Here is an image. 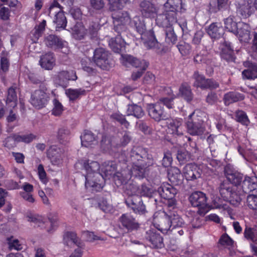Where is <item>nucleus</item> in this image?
Masks as SVG:
<instances>
[{"mask_svg": "<svg viewBox=\"0 0 257 257\" xmlns=\"http://www.w3.org/2000/svg\"><path fill=\"white\" fill-rule=\"evenodd\" d=\"M130 158L132 163V168L123 170L122 173H117L115 175V180H118L119 183L124 182L133 176L145 177L149 167L155 164L152 156L148 153L146 149L141 147H134L130 152Z\"/></svg>", "mask_w": 257, "mask_h": 257, "instance_id": "nucleus-1", "label": "nucleus"}, {"mask_svg": "<svg viewBox=\"0 0 257 257\" xmlns=\"http://www.w3.org/2000/svg\"><path fill=\"white\" fill-rule=\"evenodd\" d=\"M83 167L86 171L85 178V187L92 188V190L98 191L101 190L103 185L100 183L98 178H102V176L98 173L100 169L99 164L96 161H85L83 163Z\"/></svg>", "mask_w": 257, "mask_h": 257, "instance_id": "nucleus-2", "label": "nucleus"}, {"mask_svg": "<svg viewBox=\"0 0 257 257\" xmlns=\"http://www.w3.org/2000/svg\"><path fill=\"white\" fill-rule=\"evenodd\" d=\"M218 191L224 200L229 201L234 205H238L241 200L240 195L228 182H221L218 187Z\"/></svg>", "mask_w": 257, "mask_h": 257, "instance_id": "nucleus-3", "label": "nucleus"}, {"mask_svg": "<svg viewBox=\"0 0 257 257\" xmlns=\"http://www.w3.org/2000/svg\"><path fill=\"white\" fill-rule=\"evenodd\" d=\"M112 14L114 30L118 34L125 32L131 22V18L126 11H115Z\"/></svg>", "mask_w": 257, "mask_h": 257, "instance_id": "nucleus-4", "label": "nucleus"}, {"mask_svg": "<svg viewBox=\"0 0 257 257\" xmlns=\"http://www.w3.org/2000/svg\"><path fill=\"white\" fill-rule=\"evenodd\" d=\"M49 11V16H55L54 22L56 24V30L59 31L60 29H65L67 20L60 4L57 2H54L50 6Z\"/></svg>", "mask_w": 257, "mask_h": 257, "instance_id": "nucleus-5", "label": "nucleus"}, {"mask_svg": "<svg viewBox=\"0 0 257 257\" xmlns=\"http://www.w3.org/2000/svg\"><path fill=\"white\" fill-rule=\"evenodd\" d=\"M195 113H191L188 116V120L186 122L187 132L191 136H201L205 131V127L203 125V120H200L198 117L194 116Z\"/></svg>", "mask_w": 257, "mask_h": 257, "instance_id": "nucleus-6", "label": "nucleus"}, {"mask_svg": "<svg viewBox=\"0 0 257 257\" xmlns=\"http://www.w3.org/2000/svg\"><path fill=\"white\" fill-rule=\"evenodd\" d=\"M236 13L242 19H247L254 14V2L252 0H237Z\"/></svg>", "mask_w": 257, "mask_h": 257, "instance_id": "nucleus-7", "label": "nucleus"}, {"mask_svg": "<svg viewBox=\"0 0 257 257\" xmlns=\"http://www.w3.org/2000/svg\"><path fill=\"white\" fill-rule=\"evenodd\" d=\"M169 212H160L154 218V221L156 228L164 233H167L169 231H171Z\"/></svg>", "mask_w": 257, "mask_h": 257, "instance_id": "nucleus-8", "label": "nucleus"}, {"mask_svg": "<svg viewBox=\"0 0 257 257\" xmlns=\"http://www.w3.org/2000/svg\"><path fill=\"white\" fill-rule=\"evenodd\" d=\"M156 22L159 27L166 29L172 27L173 25L177 23L176 13L173 11L169 12V10L164 9L162 14L157 16Z\"/></svg>", "mask_w": 257, "mask_h": 257, "instance_id": "nucleus-9", "label": "nucleus"}, {"mask_svg": "<svg viewBox=\"0 0 257 257\" xmlns=\"http://www.w3.org/2000/svg\"><path fill=\"white\" fill-rule=\"evenodd\" d=\"M120 227L128 232L137 230L140 228V224L132 215L129 213L122 214L119 218Z\"/></svg>", "mask_w": 257, "mask_h": 257, "instance_id": "nucleus-10", "label": "nucleus"}, {"mask_svg": "<svg viewBox=\"0 0 257 257\" xmlns=\"http://www.w3.org/2000/svg\"><path fill=\"white\" fill-rule=\"evenodd\" d=\"M125 203L136 214H144L147 212L146 206L140 196L127 197L125 199Z\"/></svg>", "mask_w": 257, "mask_h": 257, "instance_id": "nucleus-11", "label": "nucleus"}, {"mask_svg": "<svg viewBox=\"0 0 257 257\" xmlns=\"http://www.w3.org/2000/svg\"><path fill=\"white\" fill-rule=\"evenodd\" d=\"M44 42L47 46L54 49H61L63 53L67 54L69 52L67 43L55 35H50L46 37Z\"/></svg>", "mask_w": 257, "mask_h": 257, "instance_id": "nucleus-12", "label": "nucleus"}, {"mask_svg": "<svg viewBox=\"0 0 257 257\" xmlns=\"http://www.w3.org/2000/svg\"><path fill=\"white\" fill-rule=\"evenodd\" d=\"M169 215L170 217L171 231H176V230H176L177 232L180 236L184 234L183 228H185L186 226L185 221L176 211H170Z\"/></svg>", "mask_w": 257, "mask_h": 257, "instance_id": "nucleus-13", "label": "nucleus"}, {"mask_svg": "<svg viewBox=\"0 0 257 257\" xmlns=\"http://www.w3.org/2000/svg\"><path fill=\"white\" fill-rule=\"evenodd\" d=\"M202 171L195 163H189L183 169V174L187 181H195L201 177Z\"/></svg>", "mask_w": 257, "mask_h": 257, "instance_id": "nucleus-14", "label": "nucleus"}, {"mask_svg": "<svg viewBox=\"0 0 257 257\" xmlns=\"http://www.w3.org/2000/svg\"><path fill=\"white\" fill-rule=\"evenodd\" d=\"M109 53L102 48L96 49L94 52L93 61L94 63L99 67L105 69L108 65Z\"/></svg>", "mask_w": 257, "mask_h": 257, "instance_id": "nucleus-15", "label": "nucleus"}, {"mask_svg": "<svg viewBox=\"0 0 257 257\" xmlns=\"http://www.w3.org/2000/svg\"><path fill=\"white\" fill-rule=\"evenodd\" d=\"M195 79L194 86L196 87H200L202 89H215L218 87V84L211 79H206L204 76L195 72L193 75Z\"/></svg>", "mask_w": 257, "mask_h": 257, "instance_id": "nucleus-16", "label": "nucleus"}, {"mask_svg": "<svg viewBox=\"0 0 257 257\" xmlns=\"http://www.w3.org/2000/svg\"><path fill=\"white\" fill-rule=\"evenodd\" d=\"M46 89H38L35 90L31 95V102L37 108H40L45 106L47 101L48 95Z\"/></svg>", "mask_w": 257, "mask_h": 257, "instance_id": "nucleus-17", "label": "nucleus"}, {"mask_svg": "<svg viewBox=\"0 0 257 257\" xmlns=\"http://www.w3.org/2000/svg\"><path fill=\"white\" fill-rule=\"evenodd\" d=\"M47 156L53 165H59L62 163L64 157V150L53 145L47 150Z\"/></svg>", "mask_w": 257, "mask_h": 257, "instance_id": "nucleus-18", "label": "nucleus"}, {"mask_svg": "<svg viewBox=\"0 0 257 257\" xmlns=\"http://www.w3.org/2000/svg\"><path fill=\"white\" fill-rule=\"evenodd\" d=\"M77 78L75 71H62L54 77V81L59 85L66 87L69 80H75Z\"/></svg>", "mask_w": 257, "mask_h": 257, "instance_id": "nucleus-19", "label": "nucleus"}, {"mask_svg": "<svg viewBox=\"0 0 257 257\" xmlns=\"http://www.w3.org/2000/svg\"><path fill=\"white\" fill-rule=\"evenodd\" d=\"M140 11L144 17L153 18L156 17L158 9L156 6L149 1H143L140 4Z\"/></svg>", "mask_w": 257, "mask_h": 257, "instance_id": "nucleus-20", "label": "nucleus"}, {"mask_svg": "<svg viewBox=\"0 0 257 257\" xmlns=\"http://www.w3.org/2000/svg\"><path fill=\"white\" fill-rule=\"evenodd\" d=\"M207 197L206 194L200 191L192 193L189 197V201L194 207L206 208L207 206Z\"/></svg>", "mask_w": 257, "mask_h": 257, "instance_id": "nucleus-21", "label": "nucleus"}, {"mask_svg": "<svg viewBox=\"0 0 257 257\" xmlns=\"http://www.w3.org/2000/svg\"><path fill=\"white\" fill-rule=\"evenodd\" d=\"M233 34L238 37L240 41L247 43L250 39V27L248 24L239 22L238 23L236 31L234 32Z\"/></svg>", "mask_w": 257, "mask_h": 257, "instance_id": "nucleus-22", "label": "nucleus"}, {"mask_svg": "<svg viewBox=\"0 0 257 257\" xmlns=\"http://www.w3.org/2000/svg\"><path fill=\"white\" fill-rule=\"evenodd\" d=\"M121 62L125 66H127L128 65H131L135 67L141 66L143 68V69L148 66V63L146 61L144 60H140L129 55L121 54Z\"/></svg>", "mask_w": 257, "mask_h": 257, "instance_id": "nucleus-23", "label": "nucleus"}, {"mask_svg": "<svg viewBox=\"0 0 257 257\" xmlns=\"http://www.w3.org/2000/svg\"><path fill=\"white\" fill-rule=\"evenodd\" d=\"M177 190L168 183H163L158 189L160 196L167 200L173 199L177 193Z\"/></svg>", "mask_w": 257, "mask_h": 257, "instance_id": "nucleus-24", "label": "nucleus"}, {"mask_svg": "<svg viewBox=\"0 0 257 257\" xmlns=\"http://www.w3.org/2000/svg\"><path fill=\"white\" fill-rule=\"evenodd\" d=\"M207 34L212 39H218L221 38L224 30L221 24L218 23H213L206 28Z\"/></svg>", "mask_w": 257, "mask_h": 257, "instance_id": "nucleus-25", "label": "nucleus"}, {"mask_svg": "<svg viewBox=\"0 0 257 257\" xmlns=\"http://www.w3.org/2000/svg\"><path fill=\"white\" fill-rule=\"evenodd\" d=\"M174 99V97L170 98H164L160 102L155 104H149L147 105V110L148 112H159L163 111V106L165 105L168 108L172 107V101Z\"/></svg>", "mask_w": 257, "mask_h": 257, "instance_id": "nucleus-26", "label": "nucleus"}, {"mask_svg": "<svg viewBox=\"0 0 257 257\" xmlns=\"http://www.w3.org/2000/svg\"><path fill=\"white\" fill-rule=\"evenodd\" d=\"M39 64L45 70H52L55 65V58L53 53H46L41 56Z\"/></svg>", "mask_w": 257, "mask_h": 257, "instance_id": "nucleus-27", "label": "nucleus"}, {"mask_svg": "<svg viewBox=\"0 0 257 257\" xmlns=\"http://www.w3.org/2000/svg\"><path fill=\"white\" fill-rule=\"evenodd\" d=\"M242 189L243 192L249 193L251 192H257V177L245 176L242 182Z\"/></svg>", "mask_w": 257, "mask_h": 257, "instance_id": "nucleus-28", "label": "nucleus"}, {"mask_svg": "<svg viewBox=\"0 0 257 257\" xmlns=\"http://www.w3.org/2000/svg\"><path fill=\"white\" fill-rule=\"evenodd\" d=\"M115 38H111L109 41V46L115 52L120 53L125 50L126 43L122 39L120 34Z\"/></svg>", "mask_w": 257, "mask_h": 257, "instance_id": "nucleus-29", "label": "nucleus"}, {"mask_svg": "<svg viewBox=\"0 0 257 257\" xmlns=\"http://www.w3.org/2000/svg\"><path fill=\"white\" fill-rule=\"evenodd\" d=\"M146 238L151 242L152 247L162 248L164 245L163 237L153 230L147 231Z\"/></svg>", "mask_w": 257, "mask_h": 257, "instance_id": "nucleus-30", "label": "nucleus"}, {"mask_svg": "<svg viewBox=\"0 0 257 257\" xmlns=\"http://www.w3.org/2000/svg\"><path fill=\"white\" fill-rule=\"evenodd\" d=\"M117 164L116 162L113 161H108L104 162L102 164V171L106 176L113 175L114 181L115 184L118 182V180H115V175L117 173H122L123 170L121 172H116Z\"/></svg>", "mask_w": 257, "mask_h": 257, "instance_id": "nucleus-31", "label": "nucleus"}, {"mask_svg": "<svg viewBox=\"0 0 257 257\" xmlns=\"http://www.w3.org/2000/svg\"><path fill=\"white\" fill-rule=\"evenodd\" d=\"M225 176L229 183L237 186L243 181V174L230 169H225Z\"/></svg>", "mask_w": 257, "mask_h": 257, "instance_id": "nucleus-32", "label": "nucleus"}, {"mask_svg": "<svg viewBox=\"0 0 257 257\" xmlns=\"http://www.w3.org/2000/svg\"><path fill=\"white\" fill-rule=\"evenodd\" d=\"M168 178L170 181L175 185L181 184L183 180L184 175L181 171L176 167H172L168 170Z\"/></svg>", "mask_w": 257, "mask_h": 257, "instance_id": "nucleus-33", "label": "nucleus"}, {"mask_svg": "<svg viewBox=\"0 0 257 257\" xmlns=\"http://www.w3.org/2000/svg\"><path fill=\"white\" fill-rule=\"evenodd\" d=\"M131 178L126 180L124 182L122 183H119V182H117L116 184L117 185H121L124 184V192L126 195L128 196L127 197L140 196L139 195V187L137 184L132 181L127 182L129 180H130Z\"/></svg>", "mask_w": 257, "mask_h": 257, "instance_id": "nucleus-34", "label": "nucleus"}, {"mask_svg": "<svg viewBox=\"0 0 257 257\" xmlns=\"http://www.w3.org/2000/svg\"><path fill=\"white\" fill-rule=\"evenodd\" d=\"M130 26L134 28L137 32L142 35L146 32V27L143 18L140 16L135 17L133 20H131Z\"/></svg>", "mask_w": 257, "mask_h": 257, "instance_id": "nucleus-35", "label": "nucleus"}, {"mask_svg": "<svg viewBox=\"0 0 257 257\" xmlns=\"http://www.w3.org/2000/svg\"><path fill=\"white\" fill-rule=\"evenodd\" d=\"M16 87L12 86L8 90V95L6 100V106L10 108V112H13L11 109L14 108L17 105V95L16 91Z\"/></svg>", "mask_w": 257, "mask_h": 257, "instance_id": "nucleus-36", "label": "nucleus"}, {"mask_svg": "<svg viewBox=\"0 0 257 257\" xmlns=\"http://www.w3.org/2000/svg\"><path fill=\"white\" fill-rule=\"evenodd\" d=\"M81 144L85 147H89L97 144V138L90 131H85L81 136Z\"/></svg>", "mask_w": 257, "mask_h": 257, "instance_id": "nucleus-37", "label": "nucleus"}, {"mask_svg": "<svg viewBox=\"0 0 257 257\" xmlns=\"http://www.w3.org/2000/svg\"><path fill=\"white\" fill-rule=\"evenodd\" d=\"M118 144L114 141V138L104 136L101 141V147L105 152L110 153L117 148Z\"/></svg>", "mask_w": 257, "mask_h": 257, "instance_id": "nucleus-38", "label": "nucleus"}, {"mask_svg": "<svg viewBox=\"0 0 257 257\" xmlns=\"http://www.w3.org/2000/svg\"><path fill=\"white\" fill-rule=\"evenodd\" d=\"M178 95L187 101H191L193 97L191 87L187 83H183L180 86Z\"/></svg>", "mask_w": 257, "mask_h": 257, "instance_id": "nucleus-39", "label": "nucleus"}, {"mask_svg": "<svg viewBox=\"0 0 257 257\" xmlns=\"http://www.w3.org/2000/svg\"><path fill=\"white\" fill-rule=\"evenodd\" d=\"M243 94L237 92H229L226 93L224 97V103L226 105L242 100L244 99Z\"/></svg>", "mask_w": 257, "mask_h": 257, "instance_id": "nucleus-40", "label": "nucleus"}, {"mask_svg": "<svg viewBox=\"0 0 257 257\" xmlns=\"http://www.w3.org/2000/svg\"><path fill=\"white\" fill-rule=\"evenodd\" d=\"M243 234L247 240L257 244V226L252 227L246 226Z\"/></svg>", "mask_w": 257, "mask_h": 257, "instance_id": "nucleus-41", "label": "nucleus"}, {"mask_svg": "<svg viewBox=\"0 0 257 257\" xmlns=\"http://www.w3.org/2000/svg\"><path fill=\"white\" fill-rule=\"evenodd\" d=\"M74 37L78 40L84 38L87 33V30L84 28L81 23L77 22L72 29Z\"/></svg>", "mask_w": 257, "mask_h": 257, "instance_id": "nucleus-42", "label": "nucleus"}, {"mask_svg": "<svg viewBox=\"0 0 257 257\" xmlns=\"http://www.w3.org/2000/svg\"><path fill=\"white\" fill-rule=\"evenodd\" d=\"M85 90L82 88L71 89L69 88L65 90V94L70 100H75L85 94Z\"/></svg>", "mask_w": 257, "mask_h": 257, "instance_id": "nucleus-43", "label": "nucleus"}, {"mask_svg": "<svg viewBox=\"0 0 257 257\" xmlns=\"http://www.w3.org/2000/svg\"><path fill=\"white\" fill-rule=\"evenodd\" d=\"M63 240L64 243L67 245H68L70 241H72L78 246L83 245L81 240L78 237L76 233L74 232H66L64 235Z\"/></svg>", "mask_w": 257, "mask_h": 257, "instance_id": "nucleus-44", "label": "nucleus"}, {"mask_svg": "<svg viewBox=\"0 0 257 257\" xmlns=\"http://www.w3.org/2000/svg\"><path fill=\"white\" fill-rule=\"evenodd\" d=\"M182 7L181 0H168L164 5V9L169 10V12L173 11L177 14V12Z\"/></svg>", "mask_w": 257, "mask_h": 257, "instance_id": "nucleus-45", "label": "nucleus"}, {"mask_svg": "<svg viewBox=\"0 0 257 257\" xmlns=\"http://www.w3.org/2000/svg\"><path fill=\"white\" fill-rule=\"evenodd\" d=\"M218 244L219 246L229 249L234 246L233 240L226 233H224L220 236Z\"/></svg>", "mask_w": 257, "mask_h": 257, "instance_id": "nucleus-46", "label": "nucleus"}, {"mask_svg": "<svg viewBox=\"0 0 257 257\" xmlns=\"http://www.w3.org/2000/svg\"><path fill=\"white\" fill-rule=\"evenodd\" d=\"M81 64L82 69L89 74L95 73V69L93 68V63L90 59L84 57L81 60Z\"/></svg>", "mask_w": 257, "mask_h": 257, "instance_id": "nucleus-47", "label": "nucleus"}, {"mask_svg": "<svg viewBox=\"0 0 257 257\" xmlns=\"http://www.w3.org/2000/svg\"><path fill=\"white\" fill-rule=\"evenodd\" d=\"M12 138L17 142H24L25 143H30L34 140L36 139V136L33 134H29L24 135H14L9 138Z\"/></svg>", "mask_w": 257, "mask_h": 257, "instance_id": "nucleus-48", "label": "nucleus"}, {"mask_svg": "<svg viewBox=\"0 0 257 257\" xmlns=\"http://www.w3.org/2000/svg\"><path fill=\"white\" fill-rule=\"evenodd\" d=\"M243 78L254 79L257 78V65H251L247 69L242 72Z\"/></svg>", "mask_w": 257, "mask_h": 257, "instance_id": "nucleus-49", "label": "nucleus"}, {"mask_svg": "<svg viewBox=\"0 0 257 257\" xmlns=\"http://www.w3.org/2000/svg\"><path fill=\"white\" fill-rule=\"evenodd\" d=\"M235 17L233 16H230L227 18L224 19L225 28L230 32L233 33L236 31L238 28V23L234 20Z\"/></svg>", "mask_w": 257, "mask_h": 257, "instance_id": "nucleus-50", "label": "nucleus"}, {"mask_svg": "<svg viewBox=\"0 0 257 257\" xmlns=\"http://www.w3.org/2000/svg\"><path fill=\"white\" fill-rule=\"evenodd\" d=\"M165 35V42L168 45H173L176 43L177 37L172 27L166 29Z\"/></svg>", "mask_w": 257, "mask_h": 257, "instance_id": "nucleus-51", "label": "nucleus"}, {"mask_svg": "<svg viewBox=\"0 0 257 257\" xmlns=\"http://www.w3.org/2000/svg\"><path fill=\"white\" fill-rule=\"evenodd\" d=\"M111 11L122 9L124 6L130 2V0H107Z\"/></svg>", "mask_w": 257, "mask_h": 257, "instance_id": "nucleus-52", "label": "nucleus"}, {"mask_svg": "<svg viewBox=\"0 0 257 257\" xmlns=\"http://www.w3.org/2000/svg\"><path fill=\"white\" fill-rule=\"evenodd\" d=\"M149 38L144 42L145 46L148 49H152L159 47V43L155 37L154 34L152 31H150L148 33Z\"/></svg>", "mask_w": 257, "mask_h": 257, "instance_id": "nucleus-53", "label": "nucleus"}, {"mask_svg": "<svg viewBox=\"0 0 257 257\" xmlns=\"http://www.w3.org/2000/svg\"><path fill=\"white\" fill-rule=\"evenodd\" d=\"M27 218L28 221L33 222L38 226H41L45 223L44 218L38 214L29 213H28Z\"/></svg>", "mask_w": 257, "mask_h": 257, "instance_id": "nucleus-54", "label": "nucleus"}, {"mask_svg": "<svg viewBox=\"0 0 257 257\" xmlns=\"http://www.w3.org/2000/svg\"><path fill=\"white\" fill-rule=\"evenodd\" d=\"M246 203L250 209L257 211V192L252 193L247 196Z\"/></svg>", "mask_w": 257, "mask_h": 257, "instance_id": "nucleus-55", "label": "nucleus"}, {"mask_svg": "<svg viewBox=\"0 0 257 257\" xmlns=\"http://www.w3.org/2000/svg\"><path fill=\"white\" fill-rule=\"evenodd\" d=\"M177 159L180 164H184L191 160V156L187 151H178Z\"/></svg>", "mask_w": 257, "mask_h": 257, "instance_id": "nucleus-56", "label": "nucleus"}, {"mask_svg": "<svg viewBox=\"0 0 257 257\" xmlns=\"http://www.w3.org/2000/svg\"><path fill=\"white\" fill-rule=\"evenodd\" d=\"M181 122L178 120H173L169 123L170 128L172 130V134L180 136L183 135V132L181 131L180 126Z\"/></svg>", "mask_w": 257, "mask_h": 257, "instance_id": "nucleus-57", "label": "nucleus"}, {"mask_svg": "<svg viewBox=\"0 0 257 257\" xmlns=\"http://www.w3.org/2000/svg\"><path fill=\"white\" fill-rule=\"evenodd\" d=\"M179 52L183 56H186L191 53V46L185 42L180 43L177 46Z\"/></svg>", "mask_w": 257, "mask_h": 257, "instance_id": "nucleus-58", "label": "nucleus"}, {"mask_svg": "<svg viewBox=\"0 0 257 257\" xmlns=\"http://www.w3.org/2000/svg\"><path fill=\"white\" fill-rule=\"evenodd\" d=\"M58 138L62 143L67 142L70 139V132L67 129L60 128L58 131Z\"/></svg>", "mask_w": 257, "mask_h": 257, "instance_id": "nucleus-59", "label": "nucleus"}, {"mask_svg": "<svg viewBox=\"0 0 257 257\" xmlns=\"http://www.w3.org/2000/svg\"><path fill=\"white\" fill-rule=\"evenodd\" d=\"M90 6L92 10L99 11L103 9L105 3L103 0H90Z\"/></svg>", "mask_w": 257, "mask_h": 257, "instance_id": "nucleus-60", "label": "nucleus"}, {"mask_svg": "<svg viewBox=\"0 0 257 257\" xmlns=\"http://www.w3.org/2000/svg\"><path fill=\"white\" fill-rule=\"evenodd\" d=\"M173 159L171 153L169 151L165 152L162 160V165L164 167H168L172 165Z\"/></svg>", "mask_w": 257, "mask_h": 257, "instance_id": "nucleus-61", "label": "nucleus"}, {"mask_svg": "<svg viewBox=\"0 0 257 257\" xmlns=\"http://www.w3.org/2000/svg\"><path fill=\"white\" fill-rule=\"evenodd\" d=\"M152 190L146 185H142L140 189L139 188V195L151 197L152 196Z\"/></svg>", "mask_w": 257, "mask_h": 257, "instance_id": "nucleus-62", "label": "nucleus"}, {"mask_svg": "<svg viewBox=\"0 0 257 257\" xmlns=\"http://www.w3.org/2000/svg\"><path fill=\"white\" fill-rule=\"evenodd\" d=\"M235 119L243 125H247L249 122L246 113H235Z\"/></svg>", "mask_w": 257, "mask_h": 257, "instance_id": "nucleus-63", "label": "nucleus"}, {"mask_svg": "<svg viewBox=\"0 0 257 257\" xmlns=\"http://www.w3.org/2000/svg\"><path fill=\"white\" fill-rule=\"evenodd\" d=\"M111 117L115 119L117 121L119 122L121 124L123 125L125 127H128L130 124L126 120L124 116L120 113H113L111 115Z\"/></svg>", "mask_w": 257, "mask_h": 257, "instance_id": "nucleus-64", "label": "nucleus"}]
</instances>
